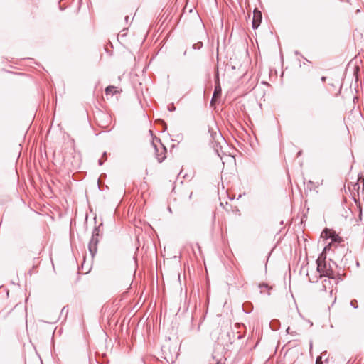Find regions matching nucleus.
Returning a JSON list of instances; mask_svg holds the SVG:
<instances>
[{"label":"nucleus","instance_id":"1","mask_svg":"<svg viewBox=\"0 0 364 364\" xmlns=\"http://www.w3.org/2000/svg\"><path fill=\"white\" fill-rule=\"evenodd\" d=\"M331 262V259L316 263V269L319 273V277H325L328 279H334V273Z\"/></svg>","mask_w":364,"mask_h":364},{"label":"nucleus","instance_id":"2","mask_svg":"<svg viewBox=\"0 0 364 364\" xmlns=\"http://www.w3.org/2000/svg\"><path fill=\"white\" fill-rule=\"evenodd\" d=\"M151 148L155 152L156 159L159 162L161 163L164 161V159H166V149L160 141H158V144L155 142H152L151 144Z\"/></svg>","mask_w":364,"mask_h":364},{"label":"nucleus","instance_id":"3","mask_svg":"<svg viewBox=\"0 0 364 364\" xmlns=\"http://www.w3.org/2000/svg\"><path fill=\"white\" fill-rule=\"evenodd\" d=\"M262 16L260 11L257 9H255L253 11V19H252V27L256 29L259 27L262 22Z\"/></svg>","mask_w":364,"mask_h":364},{"label":"nucleus","instance_id":"4","mask_svg":"<svg viewBox=\"0 0 364 364\" xmlns=\"http://www.w3.org/2000/svg\"><path fill=\"white\" fill-rule=\"evenodd\" d=\"M221 95V87L219 83L215 86V90L213 96L211 100V104L216 102V101L220 97Z\"/></svg>","mask_w":364,"mask_h":364},{"label":"nucleus","instance_id":"5","mask_svg":"<svg viewBox=\"0 0 364 364\" xmlns=\"http://www.w3.org/2000/svg\"><path fill=\"white\" fill-rule=\"evenodd\" d=\"M331 245L328 244L326 245L323 252L319 255L318 259H316V263H320L321 262L327 261L326 260V252L331 249Z\"/></svg>","mask_w":364,"mask_h":364},{"label":"nucleus","instance_id":"6","mask_svg":"<svg viewBox=\"0 0 364 364\" xmlns=\"http://www.w3.org/2000/svg\"><path fill=\"white\" fill-rule=\"evenodd\" d=\"M120 91L118 90V88L117 87H114V86H108L106 89H105V95L106 96H109V95H111L112 96L113 95L116 94V93H119Z\"/></svg>","mask_w":364,"mask_h":364},{"label":"nucleus","instance_id":"7","mask_svg":"<svg viewBox=\"0 0 364 364\" xmlns=\"http://www.w3.org/2000/svg\"><path fill=\"white\" fill-rule=\"evenodd\" d=\"M316 359H319V361L322 362V363H323V360H324L326 362H327V360H328L327 352L324 351V352L321 353V355L319 357H318Z\"/></svg>","mask_w":364,"mask_h":364},{"label":"nucleus","instance_id":"8","mask_svg":"<svg viewBox=\"0 0 364 364\" xmlns=\"http://www.w3.org/2000/svg\"><path fill=\"white\" fill-rule=\"evenodd\" d=\"M350 306L355 309L358 308V301L355 299H353L350 301Z\"/></svg>","mask_w":364,"mask_h":364},{"label":"nucleus","instance_id":"9","mask_svg":"<svg viewBox=\"0 0 364 364\" xmlns=\"http://www.w3.org/2000/svg\"><path fill=\"white\" fill-rule=\"evenodd\" d=\"M341 240H342L341 239V237H339L338 235H335L332 238V242H340Z\"/></svg>","mask_w":364,"mask_h":364},{"label":"nucleus","instance_id":"10","mask_svg":"<svg viewBox=\"0 0 364 364\" xmlns=\"http://www.w3.org/2000/svg\"><path fill=\"white\" fill-rule=\"evenodd\" d=\"M318 279V277L317 276L312 277V278L309 276V280L311 283L317 282Z\"/></svg>","mask_w":364,"mask_h":364},{"label":"nucleus","instance_id":"11","mask_svg":"<svg viewBox=\"0 0 364 364\" xmlns=\"http://www.w3.org/2000/svg\"><path fill=\"white\" fill-rule=\"evenodd\" d=\"M322 284H326V287H328V286H330V285H331V282L330 279H328H328H325L323 281Z\"/></svg>","mask_w":364,"mask_h":364},{"label":"nucleus","instance_id":"12","mask_svg":"<svg viewBox=\"0 0 364 364\" xmlns=\"http://www.w3.org/2000/svg\"><path fill=\"white\" fill-rule=\"evenodd\" d=\"M326 289H327L326 284H322L321 291H326Z\"/></svg>","mask_w":364,"mask_h":364},{"label":"nucleus","instance_id":"13","mask_svg":"<svg viewBox=\"0 0 364 364\" xmlns=\"http://www.w3.org/2000/svg\"><path fill=\"white\" fill-rule=\"evenodd\" d=\"M321 81H322L323 82H326V77L323 76V77H321Z\"/></svg>","mask_w":364,"mask_h":364},{"label":"nucleus","instance_id":"14","mask_svg":"<svg viewBox=\"0 0 364 364\" xmlns=\"http://www.w3.org/2000/svg\"><path fill=\"white\" fill-rule=\"evenodd\" d=\"M316 364H323L322 362L319 361V359H316Z\"/></svg>","mask_w":364,"mask_h":364},{"label":"nucleus","instance_id":"15","mask_svg":"<svg viewBox=\"0 0 364 364\" xmlns=\"http://www.w3.org/2000/svg\"><path fill=\"white\" fill-rule=\"evenodd\" d=\"M307 323L309 324V327L313 326V323L310 321L309 320L307 321Z\"/></svg>","mask_w":364,"mask_h":364},{"label":"nucleus","instance_id":"16","mask_svg":"<svg viewBox=\"0 0 364 364\" xmlns=\"http://www.w3.org/2000/svg\"><path fill=\"white\" fill-rule=\"evenodd\" d=\"M297 245H300V240L299 239V237L297 236Z\"/></svg>","mask_w":364,"mask_h":364},{"label":"nucleus","instance_id":"17","mask_svg":"<svg viewBox=\"0 0 364 364\" xmlns=\"http://www.w3.org/2000/svg\"><path fill=\"white\" fill-rule=\"evenodd\" d=\"M354 186H355V187H354L355 188V187H356V186H358V188H360V186H359V184H358V183H355Z\"/></svg>","mask_w":364,"mask_h":364},{"label":"nucleus","instance_id":"18","mask_svg":"<svg viewBox=\"0 0 364 364\" xmlns=\"http://www.w3.org/2000/svg\"><path fill=\"white\" fill-rule=\"evenodd\" d=\"M300 154H301V151H299V152H297V154H296L297 157H298Z\"/></svg>","mask_w":364,"mask_h":364},{"label":"nucleus","instance_id":"19","mask_svg":"<svg viewBox=\"0 0 364 364\" xmlns=\"http://www.w3.org/2000/svg\"><path fill=\"white\" fill-rule=\"evenodd\" d=\"M303 270H304V268H301V270H300V274L302 273Z\"/></svg>","mask_w":364,"mask_h":364},{"label":"nucleus","instance_id":"20","mask_svg":"<svg viewBox=\"0 0 364 364\" xmlns=\"http://www.w3.org/2000/svg\"><path fill=\"white\" fill-rule=\"evenodd\" d=\"M289 328H287V331L288 333H289Z\"/></svg>","mask_w":364,"mask_h":364},{"label":"nucleus","instance_id":"21","mask_svg":"<svg viewBox=\"0 0 364 364\" xmlns=\"http://www.w3.org/2000/svg\"><path fill=\"white\" fill-rule=\"evenodd\" d=\"M363 191H364V183H363Z\"/></svg>","mask_w":364,"mask_h":364},{"label":"nucleus","instance_id":"22","mask_svg":"<svg viewBox=\"0 0 364 364\" xmlns=\"http://www.w3.org/2000/svg\"><path fill=\"white\" fill-rule=\"evenodd\" d=\"M216 364H221V363H217Z\"/></svg>","mask_w":364,"mask_h":364}]
</instances>
